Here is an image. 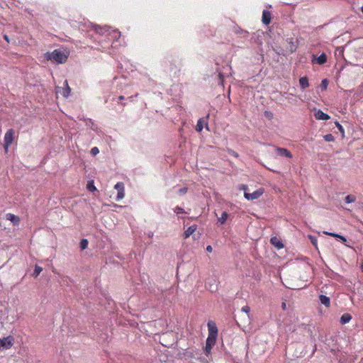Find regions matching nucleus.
Returning <instances> with one entry per match:
<instances>
[{
    "label": "nucleus",
    "mask_w": 363,
    "mask_h": 363,
    "mask_svg": "<svg viewBox=\"0 0 363 363\" xmlns=\"http://www.w3.org/2000/svg\"><path fill=\"white\" fill-rule=\"evenodd\" d=\"M316 62L319 65L325 64L327 62V55L324 52H323L318 57Z\"/></svg>",
    "instance_id": "16"
},
{
    "label": "nucleus",
    "mask_w": 363,
    "mask_h": 363,
    "mask_svg": "<svg viewBox=\"0 0 363 363\" xmlns=\"http://www.w3.org/2000/svg\"><path fill=\"white\" fill-rule=\"evenodd\" d=\"M299 84L302 89H305L309 86L308 79L306 77H303L299 79Z\"/></svg>",
    "instance_id": "14"
},
{
    "label": "nucleus",
    "mask_w": 363,
    "mask_h": 363,
    "mask_svg": "<svg viewBox=\"0 0 363 363\" xmlns=\"http://www.w3.org/2000/svg\"><path fill=\"white\" fill-rule=\"evenodd\" d=\"M174 211V212L176 213H184V208H182L180 206H176Z\"/></svg>",
    "instance_id": "39"
},
{
    "label": "nucleus",
    "mask_w": 363,
    "mask_h": 363,
    "mask_svg": "<svg viewBox=\"0 0 363 363\" xmlns=\"http://www.w3.org/2000/svg\"><path fill=\"white\" fill-rule=\"evenodd\" d=\"M360 269H361L362 272H363V262L361 263Z\"/></svg>",
    "instance_id": "50"
},
{
    "label": "nucleus",
    "mask_w": 363,
    "mask_h": 363,
    "mask_svg": "<svg viewBox=\"0 0 363 363\" xmlns=\"http://www.w3.org/2000/svg\"><path fill=\"white\" fill-rule=\"evenodd\" d=\"M196 225L189 226L184 233V238L186 239L191 235L196 230Z\"/></svg>",
    "instance_id": "12"
},
{
    "label": "nucleus",
    "mask_w": 363,
    "mask_h": 363,
    "mask_svg": "<svg viewBox=\"0 0 363 363\" xmlns=\"http://www.w3.org/2000/svg\"><path fill=\"white\" fill-rule=\"evenodd\" d=\"M319 300L320 303L326 307H329L330 305V299L328 296L325 295H320Z\"/></svg>",
    "instance_id": "13"
},
{
    "label": "nucleus",
    "mask_w": 363,
    "mask_h": 363,
    "mask_svg": "<svg viewBox=\"0 0 363 363\" xmlns=\"http://www.w3.org/2000/svg\"><path fill=\"white\" fill-rule=\"evenodd\" d=\"M95 30L98 32L99 29L101 28L100 26L98 24H94Z\"/></svg>",
    "instance_id": "46"
},
{
    "label": "nucleus",
    "mask_w": 363,
    "mask_h": 363,
    "mask_svg": "<svg viewBox=\"0 0 363 363\" xmlns=\"http://www.w3.org/2000/svg\"><path fill=\"white\" fill-rule=\"evenodd\" d=\"M352 319V315L350 313H345L342 315L340 318L341 324L344 325L349 323Z\"/></svg>",
    "instance_id": "15"
},
{
    "label": "nucleus",
    "mask_w": 363,
    "mask_h": 363,
    "mask_svg": "<svg viewBox=\"0 0 363 363\" xmlns=\"http://www.w3.org/2000/svg\"><path fill=\"white\" fill-rule=\"evenodd\" d=\"M203 118L199 119V121L197 122V124L196 125V130L197 132H201L202 131V130L203 128Z\"/></svg>",
    "instance_id": "21"
},
{
    "label": "nucleus",
    "mask_w": 363,
    "mask_h": 363,
    "mask_svg": "<svg viewBox=\"0 0 363 363\" xmlns=\"http://www.w3.org/2000/svg\"><path fill=\"white\" fill-rule=\"evenodd\" d=\"M124 99H125V97H124L123 96H120L118 97V99H119V100H123Z\"/></svg>",
    "instance_id": "49"
},
{
    "label": "nucleus",
    "mask_w": 363,
    "mask_h": 363,
    "mask_svg": "<svg viewBox=\"0 0 363 363\" xmlns=\"http://www.w3.org/2000/svg\"><path fill=\"white\" fill-rule=\"evenodd\" d=\"M323 138L327 142H333L335 140V138L331 133L323 135Z\"/></svg>",
    "instance_id": "26"
},
{
    "label": "nucleus",
    "mask_w": 363,
    "mask_h": 363,
    "mask_svg": "<svg viewBox=\"0 0 363 363\" xmlns=\"http://www.w3.org/2000/svg\"><path fill=\"white\" fill-rule=\"evenodd\" d=\"M124 196H125V189L118 191L117 196H116V201H118L121 200L122 199L124 198Z\"/></svg>",
    "instance_id": "27"
},
{
    "label": "nucleus",
    "mask_w": 363,
    "mask_h": 363,
    "mask_svg": "<svg viewBox=\"0 0 363 363\" xmlns=\"http://www.w3.org/2000/svg\"><path fill=\"white\" fill-rule=\"evenodd\" d=\"M213 346L211 345H206V346L204 347V352L206 355H208L211 352V349Z\"/></svg>",
    "instance_id": "31"
},
{
    "label": "nucleus",
    "mask_w": 363,
    "mask_h": 363,
    "mask_svg": "<svg viewBox=\"0 0 363 363\" xmlns=\"http://www.w3.org/2000/svg\"><path fill=\"white\" fill-rule=\"evenodd\" d=\"M285 42L286 43V49L289 53H293L296 50L298 45L297 40H294V38H287Z\"/></svg>",
    "instance_id": "5"
},
{
    "label": "nucleus",
    "mask_w": 363,
    "mask_h": 363,
    "mask_svg": "<svg viewBox=\"0 0 363 363\" xmlns=\"http://www.w3.org/2000/svg\"><path fill=\"white\" fill-rule=\"evenodd\" d=\"M227 152H228V153L229 155H232V156H233V157H236V158H238V157H239L238 153L237 152L234 151V150H232V149L228 148V149L227 150Z\"/></svg>",
    "instance_id": "33"
},
{
    "label": "nucleus",
    "mask_w": 363,
    "mask_h": 363,
    "mask_svg": "<svg viewBox=\"0 0 363 363\" xmlns=\"http://www.w3.org/2000/svg\"><path fill=\"white\" fill-rule=\"evenodd\" d=\"M323 233L325 234V235L332 236L333 238H338L339 236L340 235V234H337V233H330V232H327V231H324Z\"/></svg>",
    "instance_id": "36"
},
{
    "label": "nucleus",
    "mask_w": 363,
    "mask_h": 363,
    "mask_svg": "<svg viewBox=\"0 0 363 363\" xmlns=\"http://www.w3.org/2000/svg\"><path fill=\"white\" fill-rule=\"evenodd\" d=\"M208 329V335L211 336H218V328L216 324L212 321L209 320L207 323Z\"/></svg>",
    "instance_id": "7"
},
{
    "label": "nucleus",
    "mask_w": 363,
    "mask_h": 363,
    "mask_svg": "<svg viewBox=\"0 0 363 363\" xmlns=\"http://www.w3.org/2000/svg\"><path fill=\"white\" fill-rule=\"evenodd\" d=\"M162 65L169 72L179 70L182 66V60L179 57L167 55L162 62Z\"/></svg>",
    "instance_id": "2"
},
{
    "label": "nucleus",
    "mask_w": 363,
    "mask_h": 363,
    "mask_svg": "<svg viewBox=\"0 0 363 363\" xmlns=\"http://www.w3.org/2000/svg\"><path fill=\"white\" fill-rule=\"evenodd\" d=\"M161 342V344H162V345H164V347H169V345H167V344L164 343L163 342Z\"/></svg>",
    "instance_id": "51"
},
{
    "label": "nucleus",
    "mask_w": 363,
    "mask_h": 363,
    "mask_svg": "<svg viewBox=\"0 0 363 363\" xmlns=\"http://www.w3.org/2000/svg\"><path fill=\"white\" fill-rule=\"evenodd\" d=\"M270 242L272 245L276 247L278 250L284 247V244L277 237H272L270 239Z\"/></svg>",
    "instance_id": "10"
},
{
    "label": "nucleus",
    "mask_w": 363,
    "mask_h": 363,
    "mask_svg": "<svg viewBox=\"0 0 363 363\" xmlns=\"http://www.w3.org/2000/svg\"><path fill=\"white\" fill-rule=\"evenodd\" d=\"M241 311L245 312L246 313H250V308L248 306H245L241 308Z\"/></svg>",
    "instance_id": "40"
},
{
    "label": "nucleus",
    "mask_w": 363,
    "mask_h": 363,
    "mask_svg": "<svg viewBox=\"0 0 363 363\" xmlns=\"http://www.w3.org/2000/svg\"><path fill=\"white\" fill-rule=\"evenodd\" d=\"M169 335H172V333H163V334H162V335L160 337V340H163V341H164V340H165L166 337H167V336H169Z\"/></svg>",
    "instance_id": "42"
},
{
    "label": "nucleus",
    "mask_w": 363,
    "mask_h": 363,
    "mask_svg": "<svg viewBox=\"0 0 363 363\" xmlns=\"http://www.w3.org/2000/svg\"><path fill=\"white\" fill-rule=\"evenodd\" d=\"M264 193V190L262 189H258L255 191L253 193H247L245 192L244 196L248 201H252L255 199H257L259 198Z\"/></svg>",
    "instance_id": "6"
},
{
    "label": "nucleus",
    "mask_w": 363,
    "mask_h": 363,
    "mask_svg": "<svg viewBox=\"0 0 363 363\" xmlns=\"http://www.w3.org/2000/svg\"><path fill=\"white\" fill-rule=\"evenodd\" d=\"M216 339H217V336L208 335L206 340V345H211L212 346H214V345L216 344Z\"/></svg>",
    "instance_id": "19"
},
{
    "label": "nucleus",
    "mask_w": 363,
    "mask_h": 363,
    "mask_svg": "<svg viewBox=\"0 0 363 363\" xmlns=\"http://www.w3.org/2000/svg\"><path fill=\"white\" fill-rule=\"evenodd\" d=\"M335 125L337 128V129L339 130V131L341 133L342 136L344 137L345 136V130H344L342 125L338 121L335 122Z\"/></svg>",
    "instance_id": "29"
},
{
    "label": "nucleus",
    "mask_w": 363,
    "mask_h": 363,
    "mask_svg": "<svg viewBox=\"0 0 363 363\" xmlns=\"http://www.w3.org/2000/svg\"><path fill=\"white\" fill-rule=\"evenodd\" d=\"M239 30H240V28L238 26L235 28V32L238 33Z\"/></svg>",
    "instance_id": "48"
},
{
    "label": "nucleus",
    "mask_w": 363,
    "mask_h": 363,
    "mask_svg": "<svg viewBox=\"0 0 363 363\" xmlns=\"http://www.w3.org/2000/svg\"><path fill=\"white\" fill-rule=\"evenodd\" d=\"M6 218L12 221L14 224H16L19 222V218L11 213L6 214Z\"/></svg>",
    "instance_id": "17"
},
{
    "label": "nucleus",
    "mask_w": 363,
    "mask_h": 363,
    "mask_svg": "<svg viewBox=\"0 0 363 363\" xmlns=\"http://www.w3.org/2000/svg\"><path fill=\"white\" fill-rule=\"evenodd\" d=\"M88 244H89V242H88L87 239H85V238L82 239L80 241V243H79V247H80L81 250H84L86 249L88 247Z\"/></svg>",
    "instance_id": "24"
},
{
    "label": "nucleus",
    "mask_w": 363,
    "mask_h": 363,
    "mask_svg": "<svg viewBox=\"0 0 363 363\" xmlns=\"http://www.w3.org/2000/svg\"><path fill=\"white\" fill-rule=\"evenodd\" d=\"M114 189L118 191L124 189V184L123 182H118L115 184Z\"/></svg>",
    "instance_id": "30"
},
{
    "label": "nucleus",
    "mask_w": 363,
    "mask_h": 363,
    "mask_svg": "<svg viewBox=\"0 0 363 363\" xmlns=\"http://www.w3.org/2000/svg\"><path fill=\"white\" fill-rule=\"evenodd\" d=\"M65 85L66 86V88L63 91V96L65 97H68L69 95L70 94V91H71V89L69 88V85H68V83H67V81H65Z\"/></svg>",
    "instance_id": "23"
},
{
    "label": "nucleus",
    "mask_w": 363,
    "mask_h": 363,
    "mask_svg": "<svg viewBox=\"0 0 363 363\" xmlns=\"http://www.w3.org/2000/svg\"><path fill=\"white\" fill-rule=\"evenodd\" d=\"M13 136L14 130L12 128L9 129L5 133L4 147L6 152H8L9 146L12 144L13 141Z\"/></svg>",
    "instance_id": "3"
},
{
    "label": "nucleus",
    "mask_w": 363,
    "mask_h": 363,
    "mask_svg": "<svg viewBox=\"0 0 363 363\" xmlns=\"http://www.w3.org/2000/svg\"><path fill=\"white\" fill-rule=\"evenodd\" d=\"M206 128L207 130H208V123H206Z\"/></svg>",
    "instance_id": "54"
},
{
    "label": "nucleus",
    "mask_w": 363,
    "mask_h": 363,
    "mask_svg": "<svg viewBox=\"0 0 363 363\" xmlns=\"http://www.w3.org/2000/svg\"><path fill=\"white\" fill-rule=\"evenodd\" d=\"M42 271H43V268L41 267L38 266V264H35L34 271L32 274L33 277H37L40 274V272Z\"/></svg>",
    "instance_id": "25"
},
{
    "label": "nucleus",
    "mask_w": 363,
    "mask_h": 363,
    "mask_svg": "<svg viewBox=\"0 0 363 363\" xmlns=\"http://www.w3.org/2000/svg\"><path fill=\"white\" fill-rule=\"evenodd\" d=\"M206 251L208 252H211L213 251V248L211 245H208L206 247Z\"/></svg>",
    "instance_id": "45"
},
{
    "label": "nucleus",
    "mask_w": 363,
    "mask_h": 363,
    "mask_svg": "<svg viewBox=\"0 0 363 363\" xmlns=\"http://www.w3.org/2000/svg\"><path fill=\"white\" fill-rule=\"evenodd\" d=\"M282 308H283L284 309H285V308H286V303H282Z\"/></svg>",
    "instance_id": "52"
},
{
    "label": "nucleus",
    "mask_w": 363,
    "mask_h": 363,
    "mask_svg": "<svg viewBox=\"0 0 363 363\" xmlns=\"http://www.w3.org/2000/svg\"><path fill=\"white\" fill-rule=\"evenodd\" d=\"M87 189L91 191H96V186L94 185V183L93 182H89L87 184Z\"/></svg>",
    "instance_id": "34"
},
{
    "label": "nucleus",
    "mask_w": 363,
    "mask_h": 363,
    "mask_svg": "<svg viewBox=\"0 0 363 363\" xmlns=\"http://www.w3.org/2000/svg\"><path fill=\"white\" fill-rule=\"evenodd\" d=\"M329 81L328 79H323L321 82V87L323 89H326L328 85Z\"/></svg>",
    "instance_id": "32"
},
{
    "label": "nucleus",
    "mask_w": 363,
    "mask_h": 363,
    "mask_svg": "<svg viewBox=\"0 0 363 363\" xmlns=\"http://www.w3.org/2000/svg\"><path fill=\"white\" fill-rule=\"evenodd\" d=\"M314 116L315 119L317 120H322V121H327L330 119V116L324 112H323L321 110L318 109L316 110L314 113Z\"/></svg>",
    "instance_id": "8"
},
{
    "label": "nucleus",
    "mask_w": 363,
    "mask_h": 363,
    "mask_svg": "<svg viewBox=\"0 0 363 363\" xmlns=\"http://www.w3.org/2000/svg\"><path fill=\"white\" fill-rule=\"evenodd\" d=\"M277 154L281 157H285L287 158H291L292 154L284 147H277L276 148Z\"/></svg>",
    "instance_id": "9"
},
{
    "label": "nucleus",
    "mask_w": 363,
    "mask_h": 363,
    "mask_svg": "<svg viewBox=\"0 0 363 363\" xmlns=\"http://www.w3.org/2000/svg\"><path fill=\"white\" fill-rule=\"evenodd\" d=\"M68 56V52L61 50L60 49H55L52 52H47L45 53V57L48 60L55 62L57 64L65 63Z\"/></svg>",
    "instance_id": "1"
},
{
    "label": "nucleus",
    "mask_w": 363,
    "mask_h": 363,
    "mask_svg": "<svg viewBox=\"0 0 363 363\" xmlns=\"http://www.w3.org/2000/svg\"><path fill=\"white\" fill-rule=\"evenodd\" d=\"M308 239L310 240L311 242L313 244V246L317 247L318 240L317 238L311 235H308Z\"/></svg>",
    "instance_id": "28"
},
{
    "label": "nucleus",
    "mask_w": 363,
    "mask_h": 363,
    "mask_svg": "<svg viewBox=\"0 0 363 363\" xmlns=\"http://www.w3.org/2000/svg\"><path fill=\"white\" fill-rule=\"evenodd\" d=\"M362 13H363V6L362 7Z\"/></svg>",
    "instance_id": "55"
},
{
    "label": "nucleus",
    "mask_w": 363,
    "mask_h": 363,
    "mask_svg": "<svg viewBox=\"0 0 363 363\" xmlns=\"http://www.w3.org/2000/svg\"><path fill=\"white\" fill-rule=\"evenodd\" d=\"M356 199H357V198L354 195L349 194L345 197V201L347 203H354L356 201Z\"/></svg>",
    "instance_id": "20"
},
{
    "label": "nucleus",
    "mask_w": 363,
    "mask_h": 363,
    "mask_svg": "<svg viewBox=\"0 0 363 363\" xmlns=\"http://www.w3.org/2000/svg\"><path fill=\"white\" fill-rule=\"evenodd\" d=\"M242 189H243L244 190H246V189H247V186H246V185H243V186H242Z\"/></svg>",
    "instance_id": "53"
},
{
    "label": "nucleus",
    "mask_w": 363,
    "mask_h": 363,
    "mask_svg": "<svg viewBox=\"0 0 363 363\" xmlns=\"http://www.w3.org/2000/svg\"><path fill=\"white\" fill-rule=\"evenodd\" d=\"M228 217V213L226 212V211H223L222 213H221V216L218 218V222L223 225L225 223L227 218Z\"/></svg>",
    "instance_id": "18"
},
{
    "label": "nucleus",
    "mask_w": 363,
    "mask_h": 363,
    "mask_svg": "<svg viewBox=\"0 0 363 363\" xmlns=\"http://www.w3.org/2000/svg\"><path fill=\"white\" fill-rule=\"evenodd\" d=\"M264 115L266 117H267L268 118H272V116H273V114L272 112L270 111H265L264 112Z\"/></svg>",
    "instance_id": "41"
},
{
    "label": "nucleus",
    "mask_w": 363,
    "mask_h": 363,
    "mask_svg": "<svg viewBox=\"0 0 363 363\" xmlns=\"http://www.w3.org/2000/svg\"><path fill=\"white\" fill-rule=\"evenodd\" d=\"M216 72L218 73V79H219V84L223 86L224 83V75L223 73L219 69V68L216 69Z\"/></svg>",
    "instance_id": "22"
},
{
    "label": "nucleus",
    "mask_w": 363,
    "mask_h": 363,
    "mask_svg": "<svg viewBox=\"0 0 363 363\" xmlns=\"http://www.w3.org/2000/svg\"><path fill=\"white\" fill-rule=\"evenodd\" d=\"M338 239H340V240L342 241V242H346V238L345 237H344L343 235H340L338 238Z\"/></svg>",
    "instance_id": "44"
},
{
    "label": "nucleus",
    "mask_w": 363,
    "mask_h": 363,
    "mask_svg": "<svg viewBox=\"0 0 363 363\" xmlns=\"http://www.w3.org/2000/svg\"><path fill=\"white\" fill-rule=\"evenodd\" d=\"M187 191H188L187 187H183L178 190V194L180 195H184L187 192Z\"/></svg>",
    "instance_id": "38"
},
{
    "label": "nucleus",
    "mask_w": 363,
    "mask_h": 363,
    "mask_svg": "<svg viewBox=\"0 0 363 363\" xmlns=\"http://www.w3.org/2000/svg\"><path fill=\"white\" fill-rule=\"evenodd\" d=\"M99 150L97 147H94L91 149V154L92 155H96L97 154H99Z\"/></svg>",
    "instance_id": "37"
},
{
    "label": "nucleus",
    "mask_w": 363,
    "mask_h": 363,
    "mask_svg": "<svg viewBox=\"0 0 363 363\" xmlns=\"http://www.w3.org/2000/svg\"><path fill=\"white\" fill-rule=\"evenodd\" d=\"M184 355H185L186 357H194V355H193V352H191V351H186V352H185Z\"/></svg>",
    "instance_id": "43"
},
{
    "label": "nucleus",
    "mask_w": 363,
    "mask_h": 363,
    "mask_svg": "<svg viewBox=\"0 0 363 363\" xmlns=\"http://www.w3.org/2000/svg\"><path fill=\"white\" fill-rule=\"evenodd\" d=\"M272 14L270 11L264 10L262 16V23H271Z\"/></svg>",
    "instance_id": "11"
},
{
    "label": "nucleus",
    "mask_w": 363,
    "mask_h": 363,
    "mask_svg": "<svg viewBox=\"0 0 363 363\" xmlns=\"http://www.w3.org/2000/svg\"><path fill=\"white\" fill-rule=\"evenodd\" d=\"M14 342V338L11 335H9L6 337H4L2 339L0 338V350H8L10 349Z\"/></svg>",
    "instance_id": "4"
},
{
    "label": "nucleus",
    "mask_w": 363,
    "mask_h": 363,
    "mask_svg": "<svg viewBox=\"0 0 363 363\" xmlns=\"http://www.w3.org/2000/svg\"><path fill=\"white\" fill-rule=\"evenodd\" d=\"M4 38L9 43V36L7 35H4Z\"/></svg>",
    "instance_id": "47"
},
{
    "label": "nucleus",
    "mask_w": 363,
    "mask_h": 363,
    "mask_svg": "<svg viewBox=\"0 0 363 363\" xmlns=\"http://www.w3.org/2000/svg\"><path fill=\"white\" fill-rule=\"evenodd\" d=\"M344 52L343 47H337L335 50V55H342Z\"/></svg>",
    "instance_id": "35"
}]
</instances>
